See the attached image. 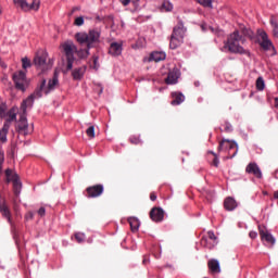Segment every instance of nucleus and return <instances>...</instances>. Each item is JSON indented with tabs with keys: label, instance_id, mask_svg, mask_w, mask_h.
<instances>
[{
	"label": "nucleus",
	"instance_id": "nucleus-1",
	"mask_svg": "<svg viewBox=\"0 0 278 278\" xmlns=\"http://www.w3.org/2000/svg\"><path fill=\"white\" fill-rule=\"evenodd\" d=\"M75 38L79 45H87V50H79L76 52L78 58L84 59L90 55L88 50L92 49V47L99 42V39L101 38V31L91 29L89 33H77Z\"/></svg>",
	"mask_w": 278,
	"mask_h": 278
},
{
	"label": "nucleus",
	"instance_id": "nucleus-2",
	"mask_svg": "<svg viewBox=\"0 0 278 278\" xmlns=\"http://www.w3.org/2000/svg\"><path fill=\"white\" fill-rule=\"evenodd\" d=\"M35 99L36 94H30L22 102L20 108L21 117L17 122V129L20 134H23L24 136H27L34 131V125L29 126V123H27V117L25 115L27 114V108L34 106Z\"/></svg>",
	"mask_w": 278,
	"mask_h": 278
},
{
	"label": "nucleus",
	"instance_id": "nucleus-3",
	"mask_svg": "<svg viewBox=\"0 0 278 278\" xmlns=\"http://www.w3.org/2000/svg\"><path fill=\"white\" fill-rule=\"evenodd\" d=\"M241 45L247 42V39L240 35V30L236 29L229 34L227 40L224 41V49H227L229 53H239V55H249V50L244 49Z\"/></svg>",
	"mask_w": 278,
	"mask_h": 278
},
{
	"label": "nucleus",
	"instance_id": "nucleus-4",
	"mask_svg": "<svg viewBox=\"0 0 278 278\" xmlns=\"http://www.w3.org/2000/svg\"><path fill=\"white\" fill-rule=\"evenodd\" d=\"M34 66L40 73H47L53 68V59H49L47 50H38L34 58Z\"/></svg>",
	"mask_w": 278,
	"mask_h": 278
},
{
	"label": "nucleus",
	"instance_id": "nucleus-5",
	"mask_svg": "<svg viewBox=\"0 0 278 278\" xmlns=\"http://www.w3.org/2000/svg\"><path fill=\"white\" fill-rule=\"evenodd\" d=\"M186 36V28L184 22L179 21L178 24L174 27L173 34L170 36L169 49H177L184 45V38Z\"/></svg>",
	"mask_w": 278,
	"mask_h": 278
},
{
	"label": "nucleus",
	"instance_id": "nucleus-6",
	"mask_svg": "<svg viewBox=\"0 0 278 278\" xmlns=\"http://www.w3.org/2000/svg\"><path fill=\"white\" fill-rule=\"evenodd\" d=\"M67 61V71L73 70V62H75V53H77V46L73 41H65L61 45Z\"/></svg>",
	"mask_w": 278,
	"mask_h": 278
},
{
	"label": "nucleus",
	"instance_id": "nucleus-7",
	"mask_svg": "<svg viewBox=\"0 0 278 278\" xmlns=\"http://www.w3.org/2000/svg\"><path fill=\"white\" fill-rule=\"evenodd\" d=\"M14 5L16 8H21L24 12H38L40 10V0H13Z\"/></svg>",
	"mask_w": 278,
	"mask_h": 278
},
{
	"label": "nucleus",
	"instance_id": "nucleus-8",
	"mask_svg": "<svg viewBox=\"0 0 278 278\" xmlns=\"http://www.w3.org/2000/svg\"><path fill=\"white\" fill-rule=\"evenodd\" d=\"M13 81L15 88L17 90H21L22 92H25V90L29 88V80L27 79V74H25V72L23 71L13 74Z\"/></svg>",
	"mask_w": 278,
	"mask_h": 278
},
{
	"label": "nucleus",
	"instance_id": "nucleus-9",
	"mask_svg": "<svg viewBox=\"0 0 278 278\" xmlns=\"http://www.w3.org/2000/svg\"><path fill=\"white\" fill-rule=\"evenodd\" d=\"M224 149H228V155H230V157H236L238 154V143L236 141L229 139L222 140L219 142L218 151H223Z\"/></svg>",
	"mask_w": 278,
	"mask_h": 278
},
{
	"label": "nucleus",
	"instance_id": "nucleus-10",
	"mask_svg": "<svg viewBox=\"0 0 278 278\" xmlns=\"http://www.w3.org/2000/svg\"><path fill=\"white\" fill-rule=\"evenodd\" d=\"M58 73H54L52 79L49 80L47 86V80L43 79L40 86V92H45V94H49L50 90H55V86H58Z\"/></svg>",
	"mask_w": 278,
	"mask_h": 278
},
{
	"label": "nucleus",
	"instance_id": "nucleus-11",
	"mask_svg": "<svg viewBox=\"0 0 278 278\" xmlns=\"http://www.w3.org/2000/svg\"><path fill=\"white\" fill-rule=\"evenodd\" d=\"M104 188L103 185H96L92 187H88L86 189V197L87 199H97V197H101L102 192H103Z\"/></svg>",
	"mask_w": 278,
	"mask_h": 278
},
{
	"label": "nucleus",
	"instance_id": "nucleus-12",
	"mask_svg": "<svg viewBox=\"0 0 278 278\" xmlns=\"http://www.w3.org/2000/svg\"><path fill=\"white\" fill-rule=\"evenodd\" d=\"M150 218L154 223H162V220H164V208L157 206L153 207L150 211Z\"/></svg>",
	"mask_w": 278,
	"mask_h": 278
},
{
	"label": "nucleus",
	"instance_id": "nucleus-13",
	"mask_svg": "<svg viewBox=\"0 0 278 278\" xmlns=\"http://www.w3.org/2000/svg\"><path fill=\"white\" fill-rule=\"evenodd\" d=\"M258 231L261 236V240H265L268 244H275V237L268 230H266V227L258 226Z\"/></svg>",
	"mask_w": 278,
	"mask_h": 278
},
{
	"label": "nucleus",
	"instance_id": "nucleus-14",
	"mask_svg": "<svg viewBox=\"0 0 278 278\" xmlns=\"http://www.w3.org/2000/svg\"><path fill=\"white\" fill-rule=\"evenodd\" d=\"M179 75H180L179 68L174 67L172 71L168 72V75L165 78V84L167 85L177 84L179 79Z\"/></svg>",
	"mask_w": 278,
	"mask_h": 278
},
{
	"label": "nucleus",
	"instance_id": "nucleus-15",
	"mask_svg": "<svg viewBox=\"0 0 278 278\" xmlns=\"http://www.w3.org/2000/svg\"><path fill=\"white\" fill-rule=\"evenodd\" d=\"M258 36L262 38V42H261V47L265 50L268 51V49H270V47H273V41H270V39H268V34L264 30H257Z\"/></svg>",
	"mask_w": 278,
	"mask_h": 278
},
{
	"label": "nucleus",
	"instance_id": "nucleus-16",
	"mask_svg": "<svg viewBox=\"0 0 278 278\" xmlns=\"http://www.w3.org/2000/svg\"><path fill=\"white\" fill-rule=\"evenodd\" d=\"M245 173L249 175H254V177L257 179H262V169H260L257 163H250L245 168Z\"/></svg>",
	"mask_w": 278,
	"mask_h": 278
},
{
	"label": "nucleus",
	"instance_id": "nucleus-17",
	"mask_svg": "<svg viewBox=\"0 0 278 278\" xmlns=\"http://www.w3.org/2000/svg\"><path fill=\"white\" fill-rule=\"evenodd\" d=\"M123 53V45L118 42H112L109 48V55H113V58H116Z\"/></svg>",
	"mask_w": 278,
	"mask_h": 278
},
{
	"label": "nucleus",
	"instance_id": "nucleus-18",
	"mask_svg": "<svg viewBox=\"0 0 278 278\" xmlns=\"http://www.w3.org/2000/svg\"><path fill=\"white\" fill-rule=\"evenodd\" d=\"M4 124L7 125L8 129H10V125L16 121V109H11L10 111H7L5 116H4Z\"/></svg>",
	"mask_w": 278,
	"mask_h": 278
},
{
	"label": "nucleus",
	"instance_id": "nucleus-19",
	"mask_svg": "<svg viewBox=\"0 0 278 278\" xmlns=\"http://www.w3.org/2000/svg\"><path fill=\"white\" fill-rule=\"evenodd\" d=\"M172 105H181L184 101H186V96L181 93L180 91L172 92Z\"/></svg>",
	"mask_w": 278,
	"mask_h": 278
},
{
	"label": "nucleus",
	"instance_id": "nucleus-20",
	"mask_svg": "<svg viewBox=\"0 0 278 278\" xmlns=\"http://www.w3.org/2000/svg\"><path fill=\"white\" fill-rule=\"evenodd\" d=\"M207 267L213 275L220 273V263L216 258H212L207 262Z\"/></svg>",
	"mask_w": 278,
	"mask_h": 278
},
{
	"label": "nucleus",
	"instance_id": "nucleus-21",
	"mask_svg": "<svg viewBox=\"0 0 278 278\" xmlns=\"http://www.w3.org/2000/svg\"><path fill=\"white\" fill-rule=\"evenodd\" d=\"M224 207L228 212H233L238 207V202L233 198H226L224 201Z\"/></svg>",
	"mask_w": 278,
	"mask_h": 278
},
{
	"label": "nucleus",
	"instance_id": "nucleus-22",
	"mask_svg": "<svg viewBox=\"0 0 278 278\" xmlns=\"http://www.w3.org/2000/svg\"><path fill=\"white\" fill-rule=\"evenodd\" d=\"M85 73H86V67H78L72 72V77L76 81H79L84 77Z\"/></svg>",
	"mask_w": 278,
	"mask_h": 278
},
{
	"label": "nucleus",
	"instance_id": "nucleus-23",
	"mask_svg": "<svg viewBox=\"0 0 278 278\" xmlns=\"http://www.w3.org/2000/svg\"><path fill=\"white\" fill-rule=\"evenodd\" d=\"M9 131L10 128H8V125H3L2 128H0V144H5V142H8Z\"/></svg>",
	"mask_w": 278,
	"mask_h": 278
},
{
	"label": "nucleus",
	"instance_id": "nucleus-24",
	"mask_svg": "<svg viewBox=\"0 0 278 278\" xmlns=\"http://www.w3.org/2000/svg\"><path fill=\"white\" fill-rule=\"evenodd\" d=\"M162 60H166V53H164V52H152L150 54V62H162Z\"/></svg>",
	"mask_w": 278,
	"mask_h": 278
},
{
	"label": "nucleus",
	"instance_id": "nucleus-25",
	"mask_svg": "<svg viewBox=\"0 0 278 278\" xmlns=\"http://www.w3.org/2000/svg\"><path fill=\"white\" fill-rule=\"evenodd\" d=\"M269 23L273 27L271 34H273L274 38L278 39V20H277V17H275V15H271Z\"/></svg>",
	"mask_w": 278,
	"mask_h": 278
},
{
	"label": "nucleus",
	"instance_id": "nucleus-26",
	"mask_svg": "<svg viewBox=\"0 0 278 278\" xmlns=\"http://www.w3.org/2000/svg\"><path fill=\"white\" fill-rule=\"evenodd\" d=\"M240 31L245 38H250V40H253V38H255V33H253L251 28H247V26L244 25H240Z\"/></svg>",
	"mask_w": 278,
	"mask_h": 278
},
{
	"label": "nucleus",
	"instance_id": "nucleus-27",
	"mask_svg": "<svg viewBox=\"0 0 278 278\" xmlns=\"http://www.w3.org/2000/svg\"><path fill=\"white\" fill-rule=\"evenodd\" d=\"M128 223L132 232L138 231V229L140 228V220H138V218L136 217H129Z\"/></svg>",
	"mask_w": 278,
	"mask_h": 278
},
{
	"label": "nucleus",
	"instance_id": "nucleus-28",
	"mask_svg": "<svg viewBox=\"0 0 278 278\" xmlns=\"http://www.w3.org/2000/svg\"><path fill=\"white\" fill-rule=\"evenodd\" d=\"M5 177H7L8 184H10V181H12V184H13V181L18 179V175L16 173L12 172V169L5 170Z\"/></svg>",
	"mask_w": 278,
	"mask_h": 278
},
{
	"label": "nucleus",
	"instance_id": "nucleus-29",
	"mask_svg": "<svg viewBox=\"0 0 278 278\" xmlns=\"http://www.w3.org/2000/svg\"><path fill=\"white\" fill-rule=\"evenodd\" d=\"M22 188H23V184L18 178L15 181H13V190L16 195L21 194Z\"/></svg>",
	"mask_w": 278,
	"mask_h": 278
},
{
	"label": "nucleus",
	"instance_id": "nucleus-30",
	"mask_svg": "<svg viewBox=\"0 0 278 278\" xmlns=\"http://www.w3.org/2000/svg\"><path fill=\"white\" fill-rule=\"evenodd\" d=\"M201 245L204 247V249H214L215 243L210 242V240L207 239V237H203L201 239Z\"/></svg>",
	"mask_w": 278,
	"mask_h": 278
},
{
	"label": "nucleus",
	"instance_id": "nucleus-31",
	"mask_svg": "<svg viewBox=\"0 0 278 278\" xmlns=\"http://www.w3.org/2000/svg\"><path fill=\"white\" fill-rule=\"evenodd\" d=\"M214 0H197L198 3H200V5H202L203 8H210L212 10V8H214L212 5Z\"/></svg>",
	"mask_w": 278,
	"mask_h": 278
},
{
	"label": "nucleus",
	"instance_id": "nucleus-32",
	"mask_svg": "<svg viewBox=\"0 0 278 278\" xmlns=\"http://www.w3.org/2000/svg\"><path fill=\"white\" fill-rule=\"evenodd\" d=\"M75 240L79 243L86 241V235L84 232H76L75 233Z\"/></svg>",
	"mask_w": 278,
	"mask_h": 278
},
{
	"label": "nucleus",
	"instance_id": "nucleus-33",
	"mask_svg": "<svg viewBox=\"0 0 278 278\" xmlns=\"http://www.w3.org/2000/svg\"><path fill=\"white\" fill-rule=\"evenodd\" d=\"M265 84H264V78L258 77L256 79V90H264Z\"/></svg>",
	"mask_w": 278,
	"mask_h": 278
},
{
	"label": "nucleus",
	"instance_id": "nucleus-34",
	"mask_svg": "<svg viewBox=\"0 0 278 278\" xmlns=\"http://www.w3.org/2000/svg\"><path fill=\"white\" fill-rule=\"evenodd\" d=\"M162 8L165 12H170L173 10V4L169 1H164Z\"/></svg>",
	"mask_w": 278,
	"mask_h": 278
},
{
	"label": "nucleus",
	"instance_id": "nucleus-35",
	"mask_svg": "<svg viewBox=\"0 0 278 278\" xmlns=\"http://www.w3.org/2000/svg\"><path fill=\"white\" fill-rule=\"evenodd\" d=\"M85 21H84V16H78L75 18L74 21V25L76 27H81V25H84Z\"/></svg>",
	"mask_w": 278,
	"mask_h": 278
},
{
	"label": "nucleus",
	"instance_id": "nucleus-36",
	"mask_svg": "<svg viewBox=\"0 0 278 278\" xmlns=\"http://www.w3.org/2000/svg\"><path fill=\"white\" fill-rule=\"evenodd\" d=\"M207 236H208V240H212L213 244L216 245V241L218 240V237H216V235L214 233V231H208L207 232Z\"/></svg>",
	"mask_w": 278,
	"mask_h": 278
},
{
	"label": "nucleus",
	"instance_id": "nucleus-37",
	"mask_svg": "<svg viewBox=\"0 0 278 278\" xmlns=\"http://www.w3.org/2000/svg\"><path fill=\"white\" fill-rule=\"evenodd\" d=\"M22 66H23V68H30L31 61H29L27 58L22 59Z\"/></svg>",
	"mask_w": 278,
	"mask_h": 278
},
{
	"label": "nucleus",
	"instance_id": "nucleus-38",
	"mask_svg": "<svg viewBox=\"0 0 278 278\" xmlns=\"http://www.w3.org/2000/svg\"><path fill=\"white\" fill-rule=\"evenodd\" d=\"M88 138H94V126H89L86 130Z\"/></svg>",
	"mask_w": 278,
	"mask_h": 278
},
{
	"label": "nucleus",
	"instance_id": "nucleus-39",
	"mask_svg": "<svg viewBox=\"0 0 278 278\" xmlns=\"http://www.w3.org/2000/svg\"><path fill=\"white\" fill-rule=\"evenodd\" d=\"M131 144H140L142 140H140V137H131L130 139Z\"/></svg>",
	"mask_w": 278,
	"mask_h": 278
},
{
	"label": "nucleus",
	"instance_id": "nucleus-40",
	"mask_svg": "<svg viewBox=\"0 0 278 278\" xmlns=\"http://www.w3.org/2000/svg\"><path fill=\"white\" fill-rule=\"evenodd\" d=\"M106 21H108L110 27H114V15H109L106 17Z\"/></svg>",
	"mask_w": 278,
	"mask_h": 278
},
{
	"label": "nucleus",
	"instance_id": "nucleus-41",
	"mask_svg": "<svg viewBox=\"0 0 278 278\" xmlns=\"http://www.w3.org/2000/svg\"><path fill=\"white\" fill-rule=\"evenodd\" d=\"M4 160H5V156L3 154V151L0 150V173L2 170L1 164H3Z\"/></svg>",
	"mask_w": 278,
	"mask_h": 278
},
{
	"label": "nucleus",
	"instance_id": "nucleus-42",
	"mask_svg": "<svg viewBox=\"0 0 278 278\" xmlns=\"http://www.w3.org/2000/svg\"><path fill=\"white\" fill-rule=\"evenodd\" d=\"M7 113H8V111L5 110V108L0 106V118H4Z\"/></svg>",
	"mask_w": 278,
	"mask_h": 278
},
{
	"label": "nucleus",
	"instance_id": "nucleus-43",
	"mask_svg": "<svg viewBox=\"0 0 278 278\" xmlns=\"http://www.w3.org/2000/svg\"><path fill=\"white\" fill-rule=\"evenodd\" d=\"M218 164H219L218 155L214 154L213 166H215L216 168H218Z\"/></svg>",
	"mask_w": 278,
	"mask_h": 278
},
{
	"label": "nucleus",
	"instance_id": "nucleus-44",
	"mask_svg": "<svg viewBox=\"0 0 278 278\" xmlns=\"http://www.w3.org/2000/svg\"><path fill=\"white\" fill-rule=\"evenodd\" d=\"M98 62H99V59L96 58V59L93 60V68H94L96 71L99 70V64H98Z\"/></svg>",
	"mask_w": 278,
	"mask_h": 278
},
{
	"label": "nucleus",
	"instance_id": "nucleus-45",
	"mask_svg": "<svg viewBox=\"0 0 278 278\" xmlns=\"http://www.w3.org/2000/svg\"><path fill=\"white\" fill-rule=\"evenodd\" d=\"M249 237H250L252 240H255V238H257V233H256L255 231H250Z\"/></svg>",
	"mask_w": 278,
	"mask_h": 278
},
{
	"label": "nucleus",
	"instance_id": "nucleus-46",
	"mask_svg": "<svg viewBox=\"0 0 278 278\" xmlns=\"http://www.w3.org/2000/svg\"><path fill=\"white\" fill-rule=\"evenodd\" d=\"M46 212H47V211L45 210V207H40V208L38 210L39 216H45Z\"/></svg>",
	"mask_w": 278,
	"mask_h": 278
},
{
	"label": "nucleus",
	"instance_id": "nucleus-47",
	"mask_svg": "<svg viewBox=\"0 0 278 278\" xmlns=\"http://www.w3.org/2000/svg\"><path fill=\"white\" fill-rule=\"evenodd\" d=\"M119 1L125 7L129 5V3H131V0H119Z\"/></svg>",
	"mask_w": 278,
	"mask_h": 278
},
{
	"label": "nucleus",
	"instance_id": "nucleus-48",
	"mask_svg": "<svg viewBox=\"0 0 278 278\" xmlns=\"http://www.w3.org/2000/svg\"><path fill=\"white\" fill-rule=\"evenodd\" d=\"M150 199H151V201H157V195L155 194V192H152L150 194Z\"/></svg>",
	"mask_w": 278,
	"mask_h": 278
},
{
	"label": "nucleus",
	"instance_id": "nucleus-49",
	"mask_svg": "<svg viewBox=\"0 0 278 278\" xmlns=\"http://www.w3.org/2000/svg\"><path fill=\"white\" fill-rule=\"evenodd\" d=\"M207 27H210V26H207V24L203 23V24L201 25L202 31H207Z\"/></svg>",
	"mask_w": 278,
	"mask_h": 278
},
{
	"label": "nucleus",
	"instance_id": "nucleus-50",
	"mask_svg": "<svg viewBox=\"0 0 278 278\" xmlns=\"http://www.w3.org/2000/svg\"><path fill=\"white\" fill-rule=\"evenodd\" d=\"M208 29L214 34V31H217V29H215L214 27L212 26H208Z\"/></svg>",
	"mask_w": 278,
	"mask_h": 278
},
{
	"label": "nucleus",
	"instance_id": "nucleus-51",
	"mask_svg": "<svg viewBox=\"0 0 278 278\" xmlns=\"http://www.w3.org/2000/svg\"><path fill=\"white\" fill-rule=\"evenodd\" d=\"M275 108L278 109V98H275Z\"/></svg>",
	"mask_w": 278,
	"mask_h": 278
},
{
	"label": "nucleus",
	"instance_id": "nucleus-52",
	"mask_svg": "<svg viewBox=\"0 0 278 278\" xmlns=\"http://www.w3.org/2000/svg\"><path fill=\"white\" fill-rule=\"evenodd\" d=\"M27 218H34V214L28 213Z\"/></svg>",
	"mask_w": 278,
	"mask_h": 278
},
{
	"label": "nucleus",
	"instance_id": "nucleus-53",
	"mask_svg": "<svg viewBox=\"0 0 278 278\" xmlns=\"http://www.w3.org/2000/svg\"><path fill=\"white\" fill-rule=\"evenodd\" d=\"M37 96H38V97H41L40 92H37Z\"/></svg>",
	"mask_w": 278,
	"mask_h": 278
},
{
	"label": "nucleus",
	"instance_id": "nucleus-54",
	"mask_svg": "<svg viewBox=\"0 0 278 278\" xmlns=\"http://www.w3.org/2000/svg\"><path fill=\"white\" fill-rule=\"evenodd\" d=\"M212 153V155H216V153H214V152H211Z\"/></svg>",
	"mask_w": 278,
	"mask_h": 278
},
{
	"label": "nucleus",
	"instance_id": "nucleus-55",
	"mask_svg": "<svg viewBox=\"0 0 278 278\" xmlns=\"http://www.w3.org/2000/svg\"><path fill=\"white\" fill-rule=\"evenodd\" d=\"M147 263V260H143V264H146Z\"/></svg>",
	"mask_w": 278,
	"mask_h": 278
},
{
	"label": "nucleus",
	"instance_id": "nucleus-56",
	"mask_svg": "<svg viewBox=\"0 0 278 278\" xmlns=\"http://www.w3.org/2000/svg\"><path fill=\"white\" fill-rule=\"evenodd\" d=\"M2 66H4V68H7V67H8L7 65H2Z\"/></svg>",
	"mask_w": 278,
	"mask_h": 278
}]
</instances>
